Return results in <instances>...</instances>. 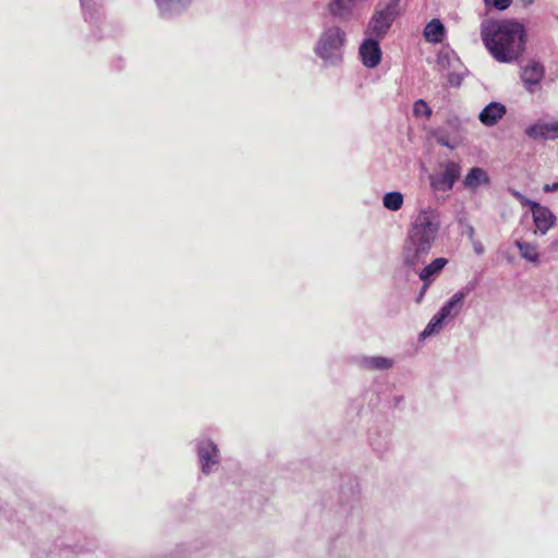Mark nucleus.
<instances>
[{"mask_svg": "<svg viewBox=\"0 0 558 558\" xmlns=\"http://www.w3.org/2000/svg\"><path fill=\"white\" fill-rule=\"evenodd\" d=\"M441 227L440 214L432 206L422 207L410 225L402 248L405 267L418 270L438 238Z\"/></svg>", "mask_w": 558, "mask_h": 558, "instance_id": "f257e3e1", "label": "nucleus"}, {"mask_svg": "<svg viewBox=\"0 0 558 558\" xmlns=\"http://www.w3.org/2000/svg\"><path fill=\"white\" fill-rule=\"evenodd\" d=\"M481 38L489 53L501 63L517 61L525 50V27L515 20L484 21Z\"/></svg>", "mask_w": 558, "mask_h": 558, "instance_id": "f03ea898", "label": "nucleus"}, {"mask_svg": "<svg viewBox=\"0 0 558 558\" xmlns=\"http://www.w3.org/2000/svg\"><path fill=\"white\" fill-rule=\"evenodd\" d=\"M347 34L338 25L325 26L314 47L315 54L325 65H337L342 61Z\"/></svg>", "mask_w": 558, "mask_h": 558, "instance_id": "7ed1b4c3", "label": "nucleus"}, {"mask_svg": "<svg viewBox=\"0 0 558 558\" xmlns=\"http://www.w3.org/2000/svg\"><path fill=\"white\" fill-rule=\"evenodd\" d=\"M399 14L400 0H389L387 3L379 2L367 23L365 35L378 40L383 39Z\"/></svg>", "mask_w": 558, "mask_h": 558, "instance_id": "20e7f679", "label": "nucleus"}, {"mask_svg": "<svg viewBox=\"0 0 558 558\" xmlns=\"http://www.w3.org/2000/svg\"><path fill=\"white\" fill-rule=\"evenodd\" d=\"M461 175V166L452 160L439 163L438 170L430 175V186L435 191H450Z\"/></svg>", "mask_w": 558, "mask_h": 558, "instance_id": "39448f33", "label": "nucleus"}, {"mask_svg": "<svg viewBox=\"0 0 558 558\" xmlns=\"http://www.w3.org/2000/svg\"><path fill=\"white\" fill-rule=\"evenodd\" d=\"M461 133V120L458 117H450L444 126L437 128L432 132V136L439 145L454 149L462 142Z\"/></svg>", "mask_w": 558, "mask_h": 558, "instance_id": "423d86ee", "label": "nucleus"}, {"mask_svg": "<svg viewBox=\"0 0 558 558\" xmlns=\"http://www.w3.org/2000/svg\"><path fill=\"white\" fill-rule=\"evenodd\" d=\"M378 39L366 37L360 46L359 53L363 64L373 69L377 66L381 60V49Z\"/></svg>", "mask_w": 558, "mask_h": 558, "instance_id": "0eeeda50", "label": "nucleus"}, {"mask_svg": "<svg viewBox=\"0 0 558 558\" xmlns=\"http://www.w3.org/2000/svg\"><path fill=\"white\" fill-rule=\"evenodd\" d=\"M544 66L536 62L530 61L521 72V80L525 89L530 93H534L544 77Z\"/></svg>", "mask_w": 558, "mask_h": 558, "instance_id": "6e6552de", "label": "nucleus"}, {"mask_svg": "<svg viewBox=\"0 0 558 558\" xmlns=\"http://www.w3.org/2000/svg\"><path fill=\"white\" fill-rule=\"evenodd\" d=\"M532 216L533 221L536 227V232L544 235L549 229H551L556 222V216L551 213V210L541 205L539 203H533Z\"/></svg>", "mask_w": 558, "mask_h": 558, "instance_id": "1a4fd4ad", "label": "nucleus"}, {"mask_svg": "<svg viewBox=\"0 0 558 558\" xmlns=\"http://www.w3.org/2000/svg\"><path fill=\"white\" fill-rule=\"evenodd\" d=\"M197 451L203 473H210L211 466L219 461L217 446L210 440H204L198 444Z\"/></svg>", "mask_w": 558, "mask_h": 558, "instance_id": "9d476101", "label": "nucleus"}, {"mask_svg": "<svg viewBox=\"0 0 558 558\" xmlns=\"http://www.w3.org/2000/svg\"><path fill=\"white\" fill-rule=\"evenodd\" d=\"M525 134L533 140L558 138V121L538 122L525 130Z\"/></svg>", "mask_w": 558, "mask_h": 558, "instance_id": "9b49d317", "label": "nucleus"}, {"mask_svg": "<svg viewBox=\"0 0 558 558\" xmlns=\"http://www.w3.org/2000/svg\"><path fill=\"white\" fill-rule=\"evenodd\" d=\"M506 112L505 105L493 101L483 108L478 114V120L485 126H494L505 117Z\"/></svg>", "mask_w": 558, "mask_h": 558, "instance_id": "f8f14e48", "label": "nucleus"}, {"mask_svg": "<svg viewBox=\"0 0 558 558\" xmlns=\"http://www.w3.org/2000/svg\"><path fill=\"white\" fill-rule=\"evenodd\" d=\"M466 298V292L458 291L456 292L438 311V314L445 319H453L456 318L464 304V300Z\"/></svg>", "mask_w": 558, "mask_h": 558, "instance_id": "ddd939ff", "label": "nucleus"}, {"mask_svg": "<svg viewBox=\"0 0 558 558\" xmlns=\"http://www.w3.org/2000/svg\"><path fill=\"white\" fill-rule=\"evenodd\" d=\"M489 182L490 180L486 170L480 167H473L466 173L462 183L466 190L475 192L480 186L488 185Z\"/></svg>", "mask_w": 558, "mask_h": 558, "instance_id": "4468645a", "label": "nucleus"}, {"mask_svg": "<svg viewBox=\"0 0 558 558\" xmlns=\"http://www.w3.org/2000/svg\"><path fill=\"white\" fill-rule=\"evenodd\" d=\"M447 264V258L438 257L434 259L432 263H429L418 271L420 279L423 282H426V284H430L433 278L437 276Z\"/></svg>", "mask_w": 558, "mask_h": 558, "instance_id": "2eb2a0df", "label": "nucleus"}, {"mask_svg": "<svg viewBox=\"0 0 558 558\" xmlns=\"http://www.w3.org/2000/svg\"><path fill=\"white\" fill-rule=\"evenodd\" d=\"M192 0H155L160 13L170 16L182 12Z\"/></svg>", "mask_w": 558, "mask_h": 558, "instance_id": "dca6fc26", "label": "nucleus"}, {"mask_svg": "<svg viewBox=\"0 0 558 558\" xmlns=\"http://www.w3.org/2000/svg\"><path fill=\"white\" fill-rule=\"evenodd\" d=\"M355 0H331L328 10L331 15L339 19H348L354 5Z\"/></svg>", "mask_w": 558, "mask_h": 558, "instance_id": "f3484780", "label": "nucleus"}, {"mask_svg": "<svg viewBox=\"0 0 558 558\" xmlns=\"http://www.w3.org/2000/svg\"><path fill=\"white\" fill-rule=\"evenodd\" d=\"M445 35V27L439 20H432L424 29V37L429 43H441Z\"/></svg>", "mask_w": 558, "mask_h": 558, "instance_id": "a211bd4d", "label": "nucleus"}, {"mask_svg": "<svg viewBox=\"0 0 558 558\" xmlns=\"http://www.w3.org/2000/svg\"><path fill=\"white\" fill-rule=\"evenodd\" d=\"M514 245L519 250L520 256L527 262L533 264L539 263V254L537 252V245L529 242L517 240Z\"/></svg>", "mask_w": 558, "mask_h": 558, "instance_id": "6ab92c4d", "label": "nucleus"}, {"mask_svg": "<svg viewBox=\"0 0 558 558\" xmlns=\"http://www.w3.org/2000/svg\"><path fill=\"white\" fill-rule=\"evenodd\" d=\"M361 365L366 369H388L392 366V361L383 356H365L361 360Z\"/></svg>", "mask_w": 558, "mask_h": 558, "instance_id": "aec40b11", "label": "nucleus"}, {"mask_svg": "<svg viewBox=\"0 0 558 558\" xmlns=\"http://www.w3.org/2000/svg\"><path fill=\"white\" fill-rule=\"evenodd\" d=\"M385 208L397 211L402 207L403 195L400 192H389L383 197Z\"/></svg>", "mask_w": 558, "mask_h": 558, "instance_id": "412c9836", "label": "nucleus"}, {"mask_svg": "<svg viewBox=\"0 0 558 558\" xmlns=\"http://www.w3.org/2000/svg\"><path fill=\"white\" fill-rule=\"evenodd\" d=\"M445 319L437 313L427 324L421 333V338H427L434 333L439 332L444 327Z\"/></svg>", "mask_w": 558, "mask_h": 558, "instance_id": "4be33fe9", "label": "nucleus"}, {"mask_svg": "<svg viewBox=\"0 0 558 558\" xmlns=\"http://www.w3.org/2000/svg\"><path fill=\"white\" fill-rule=\"evenodd\" d=\"M413 113L415 117H425L428 119L432 116V110L426 101L418 99L413 105Z\"/></svg>", "mask_w": 558, "mask_h": 558, "instance_id": "5701e85b", "label": "nucleus"}, {"mask_svg": "<svg viewBox=\"0 0 558 558\" xmlns=\"http://www.w3.org/2000/svg\"><path fill=\"white\" fill-rule=\"evenodd\" d=\"M486 5H493L498 10L507 9L512 0H484Z\"/></svg>", "mask_w": 558, "mask_h": 558, "instance_id": "b1692460", "label": "nucleus"}, {"mask_svg": "<svg viewBox=\"0 0 558 558\" xmlns=\"http://www.w3.org/2000/svg\"><path fill=\"white\" fill-rule=\"evenodd\" d=\"M511 194L523 205L529 206L531 210L533 209V203L534 201H531L526 198L523 194H521L519 191L511 190Z\"/></svg>", "mask_w": 558, "mask_h": 558, "instance_id": "393cba45", "label": "nucleus"}, {"mask_svg": "<svg viewBox=\"0 0 558 558\" xmlns=\"http://www.w3.org/2000/svg\"><path fill=\"white\" fill-rule=\"evenodd\" d=\"M543 190L546 193L556 192V191H558V183L554 182L551 184H546V185H544Z\"/></svg>", "mask_w": 558, "mask_h": 558, "instance_id": "a878e982", "label": "nucleus"}, {"mask_svg": "<svg viewBox=\"0 0 558 558\" xmlns=\"http://www.w3.org/2000/svg\"><path fill=\"white\" fill-rule=\"evenodd\" d=\"M473 247H474V252L477 254V255H482L484 253V247L483 245L480 243V242H475L473 244Z\"/></svg>", "mask_w": 558, "mask_h": 558, "instance_id": "bb28decb", "label": "nucleus"}, {"mask_svg": "<svg viewBox=\"0 0 558 558\" xmlns=\"http://www.w3.org/2000/svg\"><path fill=\"white\" fill-rule=\"evenodd\" d=\"M428 287H429V284H426V282H424L423 288L420 291V294L417 296V302H420L423 299V296H424L426 290L428 289Z\"/></svg>", "mask_w": 558, "mask_h": 558, "instance_id": "cd10ccee", "label": "nucleus"}, {"mask_svg": "<svg viewBox=\"0 0 558 558\" xmlns=\"http://www.w3.org/2000/svg\"><path fill=\"white\" fill-rule=\"evenodd\" d=\"M553 251H558V239L550 244Z\"/></svg>", "mask_w": 558, "mask_h": 558, "instance_id": "c85d7f7f", "label": "nucleus"}, {"mask_svg": "<svg viewBox=\"0 0 558 558\" xmlns=\"http://www.w3.org/2000/svg\"><path fill=\"white\" fill-rule=\"evenodd\" d=\"M89 0H81V4L83 8H86L88 5Z\"/></svg>", "mask_w": 558, "mask_h": 558, "instance_id": "c756f323", "label": "nucleus"}, {"mask_svg": "<svg viewBox=\"0 0 558 558\" xmlns=\"http://www.w3.org/2000/svg\"><path fill=\"white\" fill-rule=\"evenodd\" d=\"M524 5H529L533 2V0H521Z\"/></svg>", "mask_w": 558, "mask_h": 558, "instance_id": "7c9ffc66", "label": "nucleus"}]
</instances>
